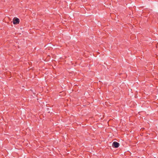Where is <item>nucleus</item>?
I'll list each match as a JSON object with an SVG mask.
<instances>
[{"label": "nucleus", "mask_w": 158, "mask_h": 158, "mask_svg": "<svg viewBox=\"0 0 158 158\" xmlns=\"http://www.w3.org/2000/svg\"><path fill=\"white\" fill-rule=\"evenodd\" d=\"M19 20L17 18H14L13 19V23L14 24H17L19 23Z\"/></svg>", "instance_id": "obj_1"}, {"label": "nucleus", "mask_w": 158, "mask_h": 158, "mask_svg": "<svg viewBox=\"0 0 158 158\" xmlns=\"http://www.w3.org/2000/svg\"><path fill=\"white\" fill-rule=\"evenodd\" d=\"M119 146V143L116 142H114L112 143V146L115 148H118Z\"/></svg>", "instance_id": "obj_2"}, {"label": "nucleus", "mask_w": 158, "mask_h": 158, "mask_svg": "<svg viewBox=\"0 0 158 158\" xmlns=\"http://www.w3.org/2000/svg\"><path fill=\"white\" fill-rule=\"evenodd\" d=\"M130 25H131V24L130 25L129 24V26H130Z\"/></svg>", "instance_id": "obj_3"}]
</instances>
